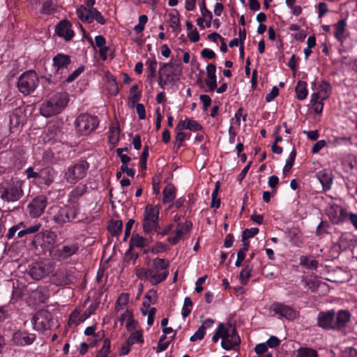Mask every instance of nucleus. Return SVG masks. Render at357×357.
<instances>
[{
    "label": "nucleus",
    "mask_w": 357,
    "mask_h": 357,
    "mask_svg": "<svg viewBox=\"0 0 357 357\" xmlns=\"http://www.w3.org/2000/svg\"><path fill=\"white\" fill-rule=\"evenodd\" d=\"M351 314L348 310H341L337 313L334 310L320 312L317 316V325L326 330H341L349 321Z\"/></svg>",
    "instance_id": "1"
},
{
    "label": "nucleus",
    "mask_w": 357,
    "mask_h": 357,
    "mask_svg": "<svg viewBox=\"0 0 357 357\" xmlns=\"http://www.w3.org/2000/svg\"><path fill=\"white\" fill-rule=\"evenodd\" d=\"M222 339L221 346L225 350H230L238 346L241 339L236 333V328L231 324H220L212 337L214 342Z\"/></svg>",
    "instance_id": "2"
},
{
    "label": "nucleus",
    "mask_w": 357,
    "mask_h": 357,
    "mask_svg": "<svg viewBox=\"0 0 357 357\" xmlns=\"http://www.w3.org/2000/svg\"><path fill=\"white\" fill-rule=\"evenodd\" d=\"M68 102V96L67 93H56L40 105V112L45 117L56 115L63 111Z\"/></svg>",
    "instance_id": "3"
},
{
    "label": "nucleus",
    "mask_w": 357,
    "mask_h": 357,
    "mask_svg": "<svg viewBox=\"0 0 357 357\" xmlns=\"http://www.w3.org/2000/svg\"><path fill=\"white\" fill-rule=\"evenodd\" d=\"M169 262L163 259L155 258L148 263L149 281L153 284H158L164 281L168 276L167 268Z\"/></svg>",
    "instance_id": "4"
},
{
    "label": "nucleus",
    "mask_w": 357,
    "mask_h": 357,
    "mask_svg": "<svg viewBox=\"0 0 357 357\" xmlns=\"http://www.w3.org/2000/svg\"><path fill=\"white\" fill-rule=\"evenodd\" d=\"M181 73L179 66L173 63H162L158 72V84L162 89L174 84Z\"/></svg>",
    "instance_id": "5"
},
{
    "label": "nucleus",
    "mask_w": 357,
    "mask_h": 357,
    "mask_svg": "<svg viewBox=\"0 0 357 357\" xmlns=\"http://www.w3.org/2000/svg\"><path fill=\"white\" fill-rule=\"evenodd\" d=\"M160 207L147 204L145 206L142 218L143 231L146 234H151L158 231L159 228Z\"/></svg>",
    "instance_id": "6"
},
{
    "label": "nucleus",
    "mask_w": 357,
    "mask_h": 357,
    "mask_svg": "<svg viewBox=\"0 0 357 357\" xmlns=\"http://www.w3.org/2000/svg\"><path fill=\"white\" fill-rule=\"evenodd\" d=\"M39 85V78L34 70H27L23 73L18 78L17 87L19 91L25 95L34 92Z\"/></svg>",
    "instance_id": "7"
},
{
    "label": "nucleus",
    "mask_w": 357,
    "mask_h": 357,
    "mask_svg": "<svg viewBox=\"0 0 357 357\" xmlns=\"http://www.w3.org/2000/svg\"><path fill=\"white\" fill-rule=\"evenodd\" d=\"M49 214L50 219L59 226L72 221L77 215L75 208L66 205L52 206Z\"/></svg>",
    "instance_id": "8"
},
{
    "label": "nucleus",
    "mask_w": 357,
    "mask_h": 357,
    "mask_svg": "<svg viewBox=\"0 0 357 357\" xmlns=\"http://www.w3.org/2000/svg\"><path fill=\"white\" fill-rule=\"evenodd\" d=\"M89 168V163L85 160H79L70 165L64 172V178L67 183L75 184L84 178Z\"/></svg>",
    "instance_id": "9"
},
{
    "label": "nucleus",
    "mask_w": 357,
    "mask_h": 357,
    "mask_svg": "<svg viewBox=\"0 0 357 357\" xmlns=\"http://www.w3.org/2000/svg\"><path fill=\"white\" fill-rule=\"evenodd\" d=\"M79 244L75 240H66L58 248L50 250L52 257L57 261H63L75 255L79 250Z\"/></svg>",
    "instance_id": "10"
},
{
    "label": "nucleus",
    "mask_w": 357,
    "mask_h": 357,
    "mask_svg": "<svg viewBox=\"0 0 357 357\" xmlns=\"http://www.w3.org/2000/svg\"><path fill=\"white\" fill-rule=\"evenodd\" d=\"M98 124V118L89 114H80L75 121L76 128L82 135H87L93 132Z\"/></svg>",
    "instance_id": "11"
},
{
    "label": "nucleus",
    "mask_w": 357,
    "mask_h": 357,
    "mask_svg": "<svg viewBox=\"0 0 357 357\" xmlns=\"http://www.w3.org/2000/svg\"><path fill=\"white\" fill-rule=\"evenodd\" d=\"M76 15L83 22L90 24L95 20L100 24H105V19L96 8L89 9L84 6H81L77 8Z\"/></svg>",
    "instance_id": "12"
},
{
    "label": "nucleus",
    "mask_w": 357,
    "mask_h": 357,
    "mask_svg": "<svg viewBox=\"0 0 357 357\" xmlns=\"http://www.w3.org/2000/svg\"><path fill=\"white\" fill-rule=\"evenodd\" d=\"M22 195V183L15 181L2 191L1 198L7 202H14L19 200Z\"/></svg>",
    "instance_id": "13"
},
{
    "label": "nucleus",
    "mask_w": 357,
    "mask_h": 357,
    "mask_svg": "<svg viewBox=\"0 0 357 357\" xmlns=\"http://www.w3.org/2000/svg\"><path fill=\"white\" fill-rule=\"evenodd\" d=\"M53 271V266L50 263L38 262L33 264L29 270V275L36 280H39L48 275Z\"/></svg>",
    "instance_id": "14"
},
{
    "label": "nucleus",
    "mask_w": 357,
    "mask_h": 357,
    "mask_svg": "<svg viewBox=\"0 0 357 357\" xmlns=\"http://www.w3.org/2000/svg\"><path fill=\"white\" fill-rule=\"evenodd\" d=\"M50 313L45 310H40L33 315L31 322L34 329L43 331L50 328Z\"/></svg>",
    "instance_id": "15"
},
{
    "label": "nucleus",
    "mask_w": 357,
    "mask_h": 357,
    "mask_svg": "<svg viewBox=\"0 0 357 357\" xmlns=\"http://www.w3.org/2000/svg\"><path fill=\"white\" fill-rule=\"evenodd\" d=\"M76 277L73 270L61 269L57 271L54 278L53 282L57 286H66L75 282Z\"/></svg>",
    "instance_id": "16"
},
{
    "label": "nucleus",
    "mask_w": 357,
    "mask_h": 357,
    "mask_svg": "<svg viewBox=\"0 0 357 357\" xmlns=\"http://www.w3.org/2000/svg\"><path fill=\"white\" fill-rule=\"evenodd\" d=\"M47 206V199L44 196H38L28 204L27 210L33 218H38Z\"/></svg>",
    "instance_id": "17"
},
{
    "label": "nucleus",
    "mask_w": 357,
    "mask_h": 357,
    "mask_svg": "<svg viewBox=\"0 0 357 357\" xmlns=\"http://www.w3.org/2000/svg\"><path fill=\"white\" fill-rule=\"evenodd\" d=\"M192 224L190 221L186 220L185 222H178L176 225L174 235L169 236L167 241L172 245H176L185 235H186L192 229Z\"/></svg>",
    "instance_id": "18"
},
{
    "label": "nucleus",
    "mask_w": 357,
    "mask_h": 357,
    "mask_svg": "<svg viewBox=\"0 0 357 357\" xmlns=\"http://www.w3.org/2000/svg\"><path fill=\"white\" fill-rule=\"evenodd\" d=\"M36 336L34 333L27 331H17L13 335L12 341L14 344L24 347L31 344L36 340Z\"/></svg>",
    "instance_id": "19"
},
{
    "label": "nucleus",
    "mask_w": 357,
    "mask_h": 357,
    "mask_svg": "<svg viewBox=\"0 0 357 357\" xmlns=\"http://www.w3.org/2000/svg\"><path fill=\"white\" fill-rule=\"evenodd\" d=\"M271 310L274 314L280 315V317H284L289 320H293L296 317V311L290 306L283 303H273L271 306Z\"/></svg>",
    "instance_id": "20"
},
{
    "label": "nucleus",
    "mask_w": 357,
    "mask_h": 357,
    "mask_svg": "<svg viewBox=\"0 0 357 357\" xmlns=\"http://www.w3.org/2000/svg\"><path fill=\"white\" fill-rule=\"evenodd\" d=\"M55 32L58 36L63 38L66 41L72 40L75 36L71 23L66 20H61L56 26Z\"/></svg>",
    "instance_id": "21"
},
{
    "label": "nucleus",
    "mask_w": 357,
    "mask_h": 357,
    "mask_svg": "<svg viewBox=\"0 0 357 357\" xmlns=\"http://www.w3.org/2000/svg\"><path fill=\"white\" fill-rule=\"evenodd\" d=\"M63 137L59 128L56 125L49 126L42 135L44 142L54 144L56 142L61 141Z\"/></svg>",
    "instance_id": "22"
},
{
    "label": "nucleus",
    "mask_w": 357,
    "mask_h": 357,
    "mask_svg": "<svg viewBox=\"0 0 357 357\" xmlns=\"http://www.w3.org/2000/svg\"><path fill=\"white\" fill-rule=\"evenodd\" d=\"M327 214L331 220L335 224H338L341 222H343L348 218V213L347 211L336 204L331 205L328 208Z\"/></svg>",
    "instance_id": "23"
},
{
    "label": "nucleus",
    "mask_w": 357,
    "mask_h": 357,
    "mask_svg": "<svg viewBox=\"0 0 357 357\" xmlns=\"http://www.w3.org/2000/svg\"><path fill=\"white\" fill-rule=\"evenodd\" d=\"M70 63V56L63 54H58L53 58V66L57 73H62Z\"/></svg>",
    "instance_id": "24"
},
{
    "label": "nucleus",
    "mask_w": 357,
    "mask_h": 357,
    "mask_svg": "<svg viewBox=\"0 0 357 357\" xmlns=\"http://www.w3.org/2000/svg\"><path fill=\"white\" fill-rule=\"evenodd\" d=\"M316 176L321 184L324 190H328L331 188L333 175L330 170L322 169L317 173Z\"/></svg>",
    "instance_id": "25"
},
{
    "label": "nucleus",
    "mask_w": 357,
    "mask_h": 357,
    "mask_svg": "<svg viewBox=\"0 0 357 357\" xmlns=\"http://www.w3.org/2000/svg\"><path fill=\"white\" fill-rule=\"evenodd\" d=\"M331 86L327 82L323 81L319 84L317 88V91L313 93L311 96H312V100H314L316 98H319L320 100H326L331 94Z\"/></svg>",
    "instance_id": "26"
},
{
    "label": "nucleus",
    "mask_w": 357,
    "mask_h": 357,
    "mask_svg": "<svg viewBox=\"0 0 357 357\" xmlns=\"http://www.w3.org/2000/svg\"><path fill=\"white\" fill-rule=\"evenodd\" d=\"M216 67L214 64L210 63L206 66L207 77L205 79V83L208 87L209 91H213L217 87L216 82Z\"/></svg>",
    "instance_id": "27"
},
{
    "label": "nucleus",
    "mask_w": 357,
    "mask_h": 357,
    "mask_svg": "<svg viewBox=\"0 0 357 357\" xmlns=\"http://www.w3.org/2000/svg\"><path fill=\"white\" fill-rule=\"evenodd\" d=\"M151 243V238H144L139 234H133L130 240V247H136L138 248H144L149 246Z\"/></svg>",
    "instance_id": "28"
},
{
    "label": "nucleus",
    "mask_w": 357,
    "mask_h": 357,
    "mask_svg": "<svg viewBox=\"0 0 357 357\" xmlns=\"http://www.w3.org/2000/svg\"><path fill=\"white\" fill-rule=\"evenodd\" d=\"M184 129L197 131L202 129V126L195 120L185 119L184 120H181L176 126V130L181 131Z\"/></svg>",
    "instance_id": "29"
},
{
    "label": "nucleus",
    "mask_w": 357,
    "mask_h": 357,
    "mask_svg": "<svg viewBox=\"0 0 357 357\" xmlns=\"http://www.w3.org/2000/svg\"><path fill=\"white\" fill-rule=\"evenodd\" d=\"M347 27V21L344 19L340 20L334 24L335 33L334 36L340 43H343L346 39L345 30Z\"/></svg>",
    "instance_id": "30"
},
{
    "label": "nucleus",
    "mask_w": 357,
    "mask_h": 357,
    "mask_svg": "<svg viewBox=\"0 0 357 357\" xmlns=\"http://www.w3.org/2000/svg\"><path fill=\"white\" fill-rule=\"evenodd\" d=\"M54 172L50 168L40 170L38 182L49 186L54 181Z\"/></svg>",
    "instance_id": "31"
},
{
    "label": "nucleus",
    "mask_w": 357,
    "mask_h": 357,
    "mask_svg": "<svg viewBox=\"0 0 357 357\" xmlns=\"http://www.w3.org/2000/svg\"><path fill=\"white\" fill-rule=\"evenodd\" d=\"M163 203L172 202L176 197V188L172 184H167L162 191Z\"/></svg>",
    "instance_id": "32"
},
{
    "label": "nucleus",
    "mask_w": 357,
    "mask_h": 357,
    "mask_svg": "<svg viewBox=\"0 0 357 357\" xmlns=\"http://www.w3.org/2000/svg\"><path fill=\"white\" fill-rule=\"evenodd\" d=\"M307 83L304 81L299 80L297 82L295 91L296 98L298 100H305L308 94V91L307 89Z\"/></svg>",
    "instance_id": "33"
},
{
    "label": "nucleus",
    "mask_w": 357,
    "mask_h": 357,
    "mask_svg": "<svg viewBox=\"0 0 357 357\" xmlns=\"http://www.w3.org/2000/svg\"><path fill=\"white\" fill-rule=\"evenodd\" d=\"M145 65L146 66V70L148 72L147 78L152 79L156 76V70L158 63L155 58H149L146 60Z\"/></svg>",
    "instance_id": "34"
},
{
    "label": "nucleus",
    "mask_w": 357,
    "mask_h": 357,
    "mask_svg": "<svg viewBox=\"0 0 357 357\" xmlns=\"http://www.w3.org/2000/svg\"><path fill=\"white\" fill-rule=\"evenodd\" d=\"M253 266L250 264V260L245 261V266L243 269L241 270L240 273V280L242 284H246L249 278L251 276V273L252 272Z\"/></svg>",
    "instance_id": "35"
},
{
    "label": "nucleus",
    "mask_w": 357,
    "mask_h": 357,
    "mask_svg": "<svg viewBox=\"0 0 357 357\" xmlns=\"http://www.w3.org/2000/svg\"><path fill=\"white\" fill-rule=\"evenodd\" d=\"M119 136H120V129L119 126L116 124L112 125L109 127V142L111 144L115 145L118 143L119 140Z\"/></svg>",
    "instance_id": "36"
},
{
    "label": "nucleus",
    "mask_w": 357,
    "mask_h": 357,
    "mask_svg": "<svg viewBox=\"0 0 357 357\" xmlns=\"http://www.w3.org/2000/svg\"><path fill=\"white\" fill-rule=\"evenodd\" d=\"M106 87L108 92L112 96H116L119 93V87L116 81L112 75L107 76Z\"/></svg>",
    "instance_id": "37"
},
{
    "label": "nucleus",
    "mask_w": 357,
    "mask_h": 357,
    "mask_svg": "<svg viewBox=\"0 0 357 357\" xmlns=\"http://www.w3.org/2000/svg\"><path fill=\"white\" fill-rule=\"evenodd\" d=\"M169 26L173 29L174 31L178 32L180 28V17L177 11L174 10L169 14Z\"/></svg>",
    "instance_id": "38"
},
{
    "label": "nucleus",
    "mask_w": 357,
    "mask_h": 357,
    "mask_svg": "<svg viewBox=\"0 0 357 357\" xmlns=\"http://www.w3.org/2000/svg\"><path fill=\"white\" fill-rule=\"evenodd\" d=\"M123 223L121 220H112L108 225V230L112 236H119L122 230Z\"/></svg>",
    "instance_id": "39"
},
{
    "label": "nucleus",
    "mask_w": 357,
    "mask_h": 357,
    "mask_svg": "<svg viewBox=\"0 0 357 357\" xmlns=\"http://www.w3.org/2000/svg\"><path fill=\"white\" fill-rule=\"evenodd\" d=\"M56 3L54 0H46L43 3L40 13L45 15H50L55 12Z\"/></svg>",
    "instance_id": "40"
},
{
    "label": "nucleus",
    "mask_w": 357,
    "mask_h": 357,
    "mask_svg": "<svg viewBox=\"0 0 357 357\" xmlns=\"http://www.w3.org/2000/svg\"><path fill=\"white\" fill-rule=\"evenodd\" d=\"M317 351L309 347H301L296 351V357H317Z\"/></svg>",
    "instance_id": "41"
},
{
    "label": "nucleus",
    "mask_w": 357,
    "mask_h": 357,
    "mask_svg": "<svg viewBox=\"0 0 357 357\" xmlns=\"http://www.w3.org/2000/svg\"><path fill=\"white\" fill-rule=\"evenodd\" d=\"M300 264L301 265L310 269H316L318 266V262L317 260L314 259L311 257L307 256H301L300 257Z\"/></svg>",
    "instance_id": "42"
},
{
    "label": "nucleus",
    "mask_w": 357,
    "mask_h": 357,
    "mask_svg": "<svg viewBox=\"0 0 357 357\" xmlns=\"http://www.w3.org/2000/svg\"><path fill=\"white\" fill-rule=\"evenodd\" d=\"M86 190V185L77 186L73 189L69 194V200L71 202H75L77 199L82 197Z\"/></svg>",
    "instance_id": "43"
},
{
    "label": "nucleus",
    "mask_w": 357,
    "mask_h": 357,
    "mask_svg": "<svg viewBox=\"0 0 357 357\" xmlns=\"http://www.w3.org/2000/svg\"><path fill=\"white\" fill-rule=\"evenodd\" d=\"M143 342L144 338L142 332L141 331H136L133 332L127 340V344H128V346H132L136 343Z\"/></svg>",
    "instance_id": "44"
},
{
    "label": "nucleus",
    "mask_w": 357,
    "mask_h": 357,
    "mask_svg": "<svg viewBox=\"0 0 357 357\" xmlns=\"http://www.w3.org/2000/svg\"><path fill=\"white\" fill-rule=\"evenodd\" d=\"M320 284L321 282L317 277H310L305 280L306 287L312 292L318 289Z\"/></svg>",
    "instance_id": "45"
},
{
    "label": "nucleus",
    "mask_w": 357,
    "mask_h": 357,
    "mask_svg": "<svg viewBox=\"0 0 357 357\" xmlns=\"http://www.w3.org/2000/svg\"><path fill=\"white\" fill-rule=\"evenodd\" d=\"M148 17L146 15H142L139 17L138 23L134 27V31L136 33H141L145 27V24L147 23Z\"/></svg>",
    "instance_id": "46"
},
{
    "label": "nucleus",
    "mask_w": 357,
    "mask_h": 357,
    "mask_svg": "<svg viewBox=\"0 0 357 357\" xmlns=\"http://www.w3.org/2000/svg\"><path fill=\"white\" fill-rule=\"evenodd\" d=\"M110 352V340L105 339L102 349L98 352L96 357H107Z\"/></svg>",
    "instance_id": "47"
},
{
    "label": "nucleus",
    "mask_w": 357,
    "mask_h": 357,
    "mask_svg": "<svg viewBox=\"0 0 357 357\" xmlns=\"http://www.w3.org/2000/svg\"><path fill=\"white\" fill-rule=\"evenodd\" d=\"M129 301V296L128 294H121L117 301H116V311H119L121 310H122L128 303Z\"/></svg>",
    "instance_id": "48"
},
{
    "label": "nucleus",
    "mask_w": 357,
    "mask_h": 357,
    "mask_svg": "<svg viewBox=\"0 0 357 357\" xmlns=\"http://www.w3.org/2000/svg\"><path fill=\"white\" fill-rule=\"evenodd\" d=\"M324 100H320L319 98H316L314 100H312V96H311L310 102L312 105V109L317 114H321L323 111L324 108Z\"/></svg>",
    "instance_id": "49"
},
{
    "label": "nucleus",
    "mask_w": 357,
    "mask_h": 357,
    "mask_svg": "<svg viewBox=\"0 0 357 357\" xmlns=\"http://www.w3.org/2000/svg\"><path fill=\"white\" fill-rule=\"evenodd\" d=\"M295 158H296V151L294 150H293L291 152V153L289 154V158L287 160L285 165L283 168V174H285L286 173L289 172L291 170V169L294 163Z\"/></svg>",
    "instance_id": "50"
},
{
    "label": "nucleus",
    "mask_w": 357,
    "mask_h": 357,
    "mask_svg": "<svg viewBox=\"0 0 357 357\" xmlns=\"http://www.w3.org/2000/svg\"><path fill=\"white\" fill-rule=\"evenodd\" d=\"M141 97V93L137 84L133 85L130 90V99L132 103L137 102Z\"/></svg>",
    "instance_id": "51"
},
{
    "label": "nucleus",
    "mask_w": 357,
    "mask_h": 357,
    "mask_svg": "<svg viewBox=\"0 0 357 357\" xmlns=\"http://www.w3.org/2000/svg\"><path fill=\"white\" fill-rule=\"evenodd\" d=\"M205 334V326H201L198 330L190 337V340L191 342L202 340L204 337Z\"/></svg>",
    "instance_id": "52"
},
{
    "label": "nucleus",
    "mask_w": 357,
    "mask_h": 357,
    "mask_svg": "<svg viewBox=\"0 0 357 357\" xmlns=\"http://www.w3.org/2000/svg\"><path fill=\"white\" fill-rule=\"evenodd\" d=\"M258 232L259 229L257 227L246 229L243 231L242 239L248 241V238L255 236Z\"/></svg>",
    "instance_id": "53"
},
{
    "label": "nucleus",
    "mask_w": 357,
    "mask_h": 357,
    "mask_svg": "<svg viewBox=\"0 0 357 357\" xmlns=\"http://www.w3.org/2000/svg\"><path fill=\"white\" fill-rule=\"evenodd\" d=\"M136 275L139 279H144L149 280V268L146 270L144 268L137 267L135 271Z\"/></svg>",
    "instance_id": "54"
},
{
    "label": "nucleus",
    "mask_w": 357,
    "mask_h": 357,
    "mask_svg": "<svg viewBox=\"0 0 357 357\" xmlns=\"http://www.w3.org/2000/svg\"><path fill=\"white\" fill-rule=\"evenodd\" d=\"M84 67L83 66H79L66 78V81L68 83L72 82L84 71Z\"/></svg>",
    "instance_id": "55"
},
{
    "label": "nucleus",
    "mask_w": 357,
    "mask_h": 357,
    "mask_svg": "<svg viewBox=\"0 0 357 357\" xmlns=\"http://www.w3.org/2000/svg\"><path fill=\"white\" fill-rule=\"evenodd\" d=\"M79 312L77 310L73 311L70 315L69 324L78 325L82 321L79 319Z\"/></svg>",
    "instance_id": "56"
},
{
    "label": "nucleus",
    "mask_w": 357,
    "mask_h": 357,
    "mask_svg": "<svg viewBox=\"0 0 357 357\" xmlns=\"http://www.w3.org/2000/svg\"><path fill=\"white\" fill-rule=\"evenodd\" d=\"M116 153L118 156L121 159V162H122V165H127L128 162H130V158L126 154L123 153V149L119 148L116 149Z\"/></svg>",
    "instance_id": "57"
},
{
    "label": "nucleus",
    "mask_w": 357,
    "mask_h": 357,
    "mask_svg": "<svg viewBox=\"0 0 357 357\" xmlns=\"http://www.w3.org/2000/svg\"><path fill=\"white\" fill-rule=\"evenodd\" d=\"M135 223V220L133 219H130L126 224V229H125V234L123 241H126L128 238L129 237L130 234L131 229Z\"/></svg>",
    "instance_id": "58"
},
{
    "label": "nucleus",
    "mask_w": 357,
    "mask_h": 357,
    "mask_svg": "<svg viewBox=\"0 0 357 357\" xmlns=\"http://www.w3.org/2000/svg\"><path fill=\"white\" fill-rule=\"evenodd\" d=\"M266 344L268 347L275 348L280 344V340L276 336H271Z\"/></svg>",
    "instance_id": "59"
},
{
    "label": "nucleus",
    "mask_w": 357,
    "mask_h": 357,
    "mask_svg": "<svg viewBox=\"0 0 357 357\" xmlns=\"http://www.w3.org/2000/svg\"><path fill=\"white\" fill-rule=\"evenodd\" d=\"M326 146V142L325 140H319L317 142L312 148V152L313 153H318L321 149Z\"/></svg>",
    "instance_id": "60"
},
{
    "label": "nucleus",
    "mask_w": 357,
    "mask_h": 357,
    "mask_svg": "<svg viewBox=\"0 0 357 357\" xmlns=\"http://www.w3.org/2000/svg\"><path fill=\"white\" fill-rule=\"evenodd\" d=\"M136 111L140 119L146 118V110L143 104L137 103L136 105Z\"/></svg>",
    "instance_id": "61"
},
{
    "label": "nucleus",
    "mask_w": 357,
    "mask_h": 357,
    "mask_svg": "<svg viewBox=\"0 0 357 357\" xmlns=\"http://www.w3.org/2000/svg\"><path fill=\"white\" fill-rule=\"evenodd\" d=\"M177 133L175 138V143L177 144V148H179L181 146L182 142L185 139V134L182 132V130L178 131L176 130Z\"/></svg>",
    "instance_id": "62"
},
{
    "label": "nucleus",
    "mask_w": 357,
    "mask_h": 357,
    "mask_svg": "<svg viewBox=\"0 0 357 357\" xmlns=\"http://www.w3.org/2000/svg\"><path fill=\"white\" fill-rule=\"evenodd\" d=\"M279 91L278 89L276 86H274L271 91L267 93L266 96V102H271L278 95Z\"/></svg>",
    "instance_id": "63"
},
{
    "label": "nucleus",
    "mask_w": 357,
    "mask_h": 357,
    "mask_svg": "<svg viewBox=\"0 0 357 357\" xmlns=\"http://www.w3.org/2000/svg\"><path fill=\"white\" fill-rule=\"evenodd\" d=\"M268 347L266 343H260L255 346V351L259 355H263L264 353L266 352Z\"/></svg>",
    "instance_id": "64"
}]
</instances>
